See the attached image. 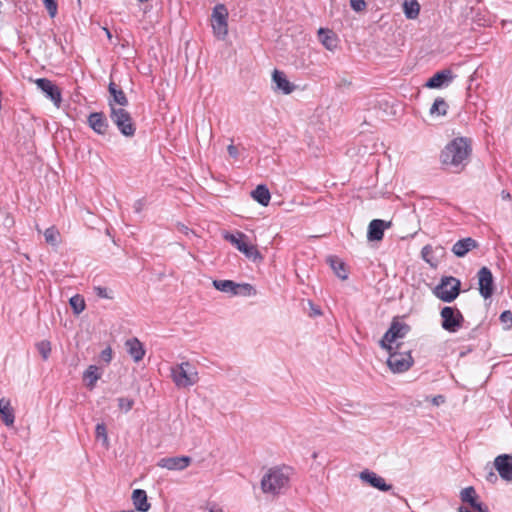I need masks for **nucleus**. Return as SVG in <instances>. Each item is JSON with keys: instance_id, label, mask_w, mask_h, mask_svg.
Returning a JSON list of instances; mask_svg holds the SVG:
<instances>
[{"instance_id": "473e14b6", "label": "nucleus", "mask_w": 512, "mask_h": 512, "mask_svg": "<svg viewBox=\"0 0 512 512\" xmlns=\"http://www.w3.org/2000/svg\"><path fill=\"white\" fill-rule=\"evenodd\" d=\"M75 314H80L85 309V301L80 295H75L69 300Z\"/></svg>"}, {"instance_id": "7c9ffc66", "label": "nucleus", "mask_w": 512, "mask_h": 512, "mask_svg": "<svg viewBox=\"0 0 512 512\" xmlns=\"http://www.w3.org/2000/svg\"><path fill=\"white\" fill-rule=\"evenodd\" d=\"M329 261L331 268L340 279L345 280L348 278L345 264L341 260L338 258H330Z\"/></svg>"}, {"instance_id": "f3484780", "label": "nucleus", "mask_w": 512, "mask_h": 512, "mask_svg": "<svg viewBox=\"0 0 512 512\" xmlns=\"http://www.w3.org/2000/svg\"><path fill=\"white\" fill-rule=\"evenodd\" d=\"M391 222H386L381 219H374L369 223L367 238L370 241H379L384 236V230L390 227Z\"/></svg>"}, {"instance_id": "20e7f679", "label": "nucleus", "mask_w": 512, "mask_h": 512, "mask_svg": "<svg viewBox=\"0 0 512 512\" xmlns=\"http://www.w3.org/2000/svg\"><path fill=\"white\" fill-rule=\"evenodd\" d=\"M110 108V119L116 125L119 132L125 137H132L135 135L136 126L130 113L124 108H117L112 101H108Z\"/></svg>"}, {"instance_id": "393cba45", "label": "nucleus", "mask_w": 512, "mask_h": 512, "mask_svg": "<svg viewBox=\"0 0 512 512\" xmlns=\"http://www.w3.org/2000/svg\"><path fill=\"white\" fill-rule=\"evenodd\" d=\"M132 501L135 508L140 512H147L151 507L147 499V493L142 489H135L133 491Z\"/></svg>"}, {"instance_id": "79ce46f5", "label": "nucleus", "mask_w": 512, "mask_h": 512, "mask_svg": "<svg viewBox=\"0 0 512 512\" xmlns=\"http://www.w3.org/2000/svg\"><path fill=\"white\" fill-rule=\"evenodd\" d=\"M350 5L356 12L363 11L366 8L365 0H350Z\"/></svg>"}, {"instance_id": "de8ad7c7", "label": "nucleus", "mask_w": 512, "mask_h": 512, "mask_svg": "<svg viewBox=\"0 0 512 512\" xmlns=\"http://www.w3.org/2000/svg\"><path fill=\"white\" fill-rule=\"evenodd\" d=\"M227 151H228V154L232 157V158H237L238 157V149L236 146H234L233 144H230L228 147H227Z\"/></svg>"}, {"instance_id": "9b49d317", "label": "nucleus", "mask_w": 512, "mask_h": 512, "mask_svg": "<svg viewBox=\"0 0 512 512\" xmlns=\"http://www.w3.org/2000/svg\"><path fill=\"white\" fill-rule=\"evenodd\" d=\"M37 88L50 99L56 107H59L62 101L61 90L51 80L39 78L35 80Z\"/></svg>"}, {"instance_id": "aec40b11", "label": "nucleus", "mask_w": 512, "mask_h": 512, "mask_svg": "<svg viewBox=\"0 0 512 512\" xmlns=\"http://www.w3.org/2000/svg\"><path fill=\"white\" fill-rule=\"evenodd\" d=\"M478 247V242L471 238L466 237L463 239L458 240L453 246H452V252L457 257H464L469 251L472 249H475Z\"/></svg>"}, {"instance_id": "3c124183", "label": "nucleus", "mask_w": 512, "mask_h": 512, "mask_svg": "<svg viewBox=\"0 0 512 512\" xmlns=\"http://www.w3.org/2000/svg\"><path fill=\"white\" fill-rule=\"evenodd\" d=\"M487 480L490 482H495L497 480V476L493 472H490L487 476Z\"/></svg>"}, {"instance_id": "dca6fc26", "label": "nucleus", "mask_w": 512, "mask_h": 512, "mask_svg": "<svg viewBox=\"0 0 512 512\" xmlns=\"http://www.w3.org/2000/svg\"><path fill=\"white\" fill-rule=\"evenodd\" d=\"M87 124L98 135H105L109 128L108 120L103 112L90 113Z\"/></svg>"}, {"instance_id": "412c9836", "label": "nucleus", "mask_w": 512, "mask_h": 512, "mask_svg": "<svg viewBox=\"0 0 512 512\" xmlns=\"http://www.w3.org/2000/svg\"><path fill=\"white\" fill-rule=\"evenodd\" d=\"M272 80L276 84V89L282 91L284 94H290L295 89V85L286 78V75L282 71L277 69L272 73Z\"/></svg>"}, {"instance_id": "cd10ccee", "label": "nucleus", "mask_w": 512, "mask_h": 512, "mask_svg": "<svg viewBox=\"0 0 512 512\" xmlns=\"http://www.w3.org/2000/svg\"><path fill=\"white\" fill-rule=\"evenodd\" d=\"M213 286L220 292L237 295L238 283L232 280H214Z\"/></svg>"}, {"instance_id": "9d476101", "label": "nucleus", "mask_w": 512, "mask_h": 512, "mask_svg": "<svg viewBox=\"0 0 512 512\" xmlns=\"http://www.w3.org/2000/svg\"><path fill=\"white\" fill-rule=\"evenodd\" d=\"M228 11L224 4H217L212 12V27L214 34L219 39H224L228 34Z\"/></svg>"}, {"instance_id": "1a4fd4ad", "label": "nucleus", "mask_w": 512, "mask_h": 512, "mask_svg": "<svg viewBox=\"0 0 512 512\" xmlns=\"http://www.w3.org/2000/svg\"><path fill=\"white\" fill-rule=\"evenodd\" d=\"M409 331L410 326L408 324L394 319L380 340V346L387 351H391L393 349L392 343L399 338H404Z\"/></svg>"}, {"instance_id": "49530a36", "label": "nucleus", "mask_w": 512, "mask_h": 512, "mask_svg": "<svg viewBox=\"0 0 512 512\" xmlns=\"http://www.w3.org/2000/svg\"><path fill=\"white\" fill-rule=\"evenodd\" d=\"M94 290H95L96 295L100 298H106V299L111 298L108 295L107 288H105V287L98 286V287H95Z\"/></svg>"}, {"instance_id": "2f4dec72", "label": "nucleus", "mask_w": 512, "mask_h": 512, "mask_svg": "<svg viewBox=\"0 0 512 512\" xmlns=\"http://www.w3.org/2000/svg\"><path fill=\"white\" fill-rule=\"evenodd\" d=\"M460 498L462 502L468 503L471 506L472 503L478 499V496L476 494L475 488L473 486H468L461 490Z\"/></svg>"}, {"instance_id": "0eeeda50", "label": "nucleus", "mask_w": 512, "mask_h": 512, "mask_svg": "<svg viewBox=\"0 0 512 512\" xmlns=\"http://www.w3.org/2000/svg\"><path fill=\"white\" fill-rule=\"evenodd\" d=\"M441 327L449 332H458L464 324V316L459 309L453 306H445L440 311Z\"/></svg>"}, {"instance_id": "5701e85b", "label": "nucleus", "mask_w": 512, "mask_h": 512, "mask_svg": "<svg viewBox=\"0 0 512 512\" xmlns=\"http://www.w3.org/2000/svg\"><path fill=\"white\" fill-rule=\"evenodd\" d=\"M108 90L110 95L112 96V99H110L109 101H112L114 106L119 105V108H124L129 104L128 98L124 91L118 88L114 82H110Z\"/></svg>"}, {"instance_id": "ddd939ff", "label": "nucleus", "mask_w": 512, "mask_h": 512, "mask_svg": "<svg viewBox=\"0 0 512 512\" xmlns=\"http://www.w3.org/2000/svg\"><path fill=\"white\" fill-rule=\"evenodd\" d=\"M192 462L189 456L164 457L157 462V466L172 471H182Z\"/></svg>"}, {"instance_id": "c03bdc74", "label": "nucleus", "mask_w": 512, "mask_h": 512, "mask_svg": "<svg viewBox=\"0 0 512 512\" xmlns=\"http://www.w3.org/2000/svg\"><path fill=\"white\" fill-rule=\"evenodd\" d=\"M100 357L104 362L110 363L112 360V349L107 347L106 349L102 350Z\"/></svg>"}, {"instance_id": "f257e3e1", "label": "nucleus", "mask_w": 512, "mask_h": 512, "mask_svg": "<svg viewBox=\"0 0 512 512\" xmlns=\"http://www.w3.org/2000/svg\"><path fill=\"white\" fill-rule=\"evenodd\" d=\"M472 153V141L467 137H456L441 151L442 164L461 171L469 162Z\"/></svg>"}, {"instance_id": "8fccbe9b", "label": "nucleus", "mask_w": 512, "mask_h": 512, "mask_svg": "<svg viewBox=\"0 0 512 512\" xmlns=\"http://www.w3.org/2000/svg\"><path fill=\"white\" fill-rule=\"evenodd\" d=\"M178 228H179V231H181L185 234H188V232H189V228L187 226H185L184 224H179Z\"/></svg>"}, {"instance_id": "f03ea898", "label": "nucleus", "mask_w": 512, "mask_h": 512, "mask_svg": "<svg viewBox=\"0 0 512 512\" xmlns=\"http://www.w3.org/2000/svg\"><path fill=\"white\" fill-rule=\"evenodd\" d=\"M290 469L274 467L267 471L261 479V489L265 494L278 495L289 485Z\"/></svg>"}, {"instance_id": "b1692460", "label": "nucleus", "mask_w": 512, "mask_h": 512, "mask_svg": "<svg viewBox=\"0 0 512 512\" xmlns=\"http://www.w3.org/2000/svg\"><path fill=\"white\" fill-rule=\"evenodd\" d=\"M0 419L6 426H12L15 421L14 409L11 407L10 401L0 399Z\"/></svg>"}, {"instance_id": "ea45409f", "label": "nucleus", "mask_w": 512, "mask_h": 512, "mask_svg": "<svg viewBox=\"0 0 512 512\" xmlns=\"http://www.w3.org/2000/svg\"><path fill=\"white\" fill-rule=\"evenodd\" d=\"M134 405V400L126 397L118 398V406L121 410L128 412L132 409Z\"/></svg>"}, {"instance_id": "72a5a7b5", "label": "nucleus", "mask_w": 512, "mask_h": 512, "mask_svg": "<svg viewBox=\"0 0 512 512\" xmlns=\"http://www.w3.org/2000/svg\"><path fill=\"white\" fill-rule=\"evenodd\" d=\"M58 237L59 232L54 226L49 227L44 231L45 241L50 245H56L58 243Z\"/></svg>"}, {"instance_id": "c85d7f7f", "label": "nucleus", "mask_w": 512, "mask_h": 512, "mask_svg": "<svg viewBox=\"0 0 512 512\" xmlns=\"http://www.w3.org/2000/svg\"><path fill=\"white\" fill-rule=\"evenodd\" d=\"M403 11L408 19H416L419 16L420 5L417 0H404Z\"/></svg>"}, {"instance_id": "a211bd4d", "label": "nucleus", "mask_w": 512, "mask_h": 512, "mask_svg": "<svg viewBox=\"0 0 512 512\" xmlns=\"http://www.w3.org/2000/svg\"><path fill=\"white\" fill-rule=\"evenodd\" d=\"M453 79L452 72L448 69H444L435 73L426 82L425 86L431 89L441 88L448 85Z\"/></svg>"}, {"instance_id": "f704fd0d", "label": "nucleus", "mask_w": 512, "mask_h": 512, "mask_svg": "<svg viewBox=\"0 0 512 512\" xmlns=\"http://www.w3.org/2000/svg\"><path fill=\"white\" fill-rule=\"evenodd\" d=\"M256 291L254 287L249 283H238L237 287V295H243V296H251L255 295Z\"/></svg>"}, {"instance_id": "4468645a", "label": "nucleus", "mask_w": 512, "mask_h": 512, "mask_svg": "<svg viewBox=\"0 0 512 512\" xmlns=\"http://www.w3.org/2000/svg\"><path fill=\"white\" fill-rule=\"evenodd\" d=\"M495 469L500 477L505 481H512V455L501 454L494 460Z\"/></svg>"}, {"instance_id": "a878e982", "label": "nucleus", "mask_w": 512, "mask_h": 512, "mask_svg": "<svg viewBox=\"0 0 512 512\" xmlns=\"http://www.w3.org/2000/svg\"><path fill=\"white\" fill-rule=\"evenodd\" d=\"M251 197L262 206H267L271 199V194L266 185H258L252 192Z\"/></svg>"}, {"instance_id": "4be33fe9", "label": "nucleus", "mask_w": 512, "mask_h": 512, "mask_svg": "<svg viewBox=\"0 0 512 512\" xmlns=\"http://www.w3.org/2000/svg\"><path fill=\"white\" fill-rule=\"evenodd\" d=\"M318 38L322 45L329 51H334L338 46L336 34L329 29L320 28L318 30Z\"/></svg>"}, {"instance_id": "6ab92c4d", "label": "nucleus", "mask_w": 512, "mask_h": 512, "mask_svg": "<svg viewBox=\"0 0 512 512\" xmlns=\"http://www.w3.org/2000/svg\"><path fill=\"white\" fill-rule=\"evenodd\" d=\"M127 353L135 361H141L145 356V348L138 338L133 337L125 342Z\"/></svg>"}, {"instance_id": "a19ab883", "label": "nucleus", "mask_w": 512, "mask_h": 512, "mask_svg": "<svg viewBox=\"0 0 512 512\" xmlns=\"http://www.w3.org/2000/svg\"><path fill=\"white\" fill-rule=\"evenodd\" d=\"M500 321L506 325V328L512 326V312L510 310L503 311L500 315Z\"/></svg>"}, {"instance_id": "423d86ee", "label": "nucleus", "mask_w": 512, "mask_h": 512, "mask_svg": "<svg viewBox=\"0 0 512 512\" xmlns=\"http://www.w3.org/2000/svg\"><path fill=\"white\" fill-rule=\"evenodd\" d=\"M461 288V282L455 277H443L440 283L435 287L434 294L440 300L450 303L454 301Z\"/></svg>"}, {"instance_id": "f8f14e48", "label": "nucleus", "mask_w": 512, "mask_h": 512, "mask_svg": "<svg viewBox=\"0 0 512 512\" xmlns=\"http://www.w3.org/2000/svg\"><path fill=\"white\" fill-rule=\"evenodd\" d=\"M479 293L488 299L494 292V279L491 270L488 267H482L478 273Z\"/></svg>"}, {"instance_id": "bb28decb", "label": "nucleus", "mask_w": 512, "mask_h": 512, "mask_svg": "<svg viewBox=\"0 0 512 512\" xmlns=\"http://www.w3.org/2000/svg\"><path fill=\"white\" fill-rule=\"evenodd\" d=\"M101 373L96 365H90L83 373V380L86 381V386L92 390L96 382L100 379Z\"/></svg>"}, {"instance_id": "7ed1b4c3", "label": "nucleus", "mask_w": 512, "mask_h": 512, "mask_svg": "<svg viewBox=\"0 0 512 512\" xmlns=\"http://www.w3.org/2000/svg\"><path fill=\"white\" fill-rule=\"evenodd\" d=\"M173 383L179 389L189 388L199 381L198 372L194 365L185 361L170 368Z\"/></svg>"}, {"instance_id": "c756f323", "label": "nucleus", "mask_w": 512, "mask_h": 512, "mask_svg": "<svg viewBox=\"0 0 512 512\" xmlns=\"http://www.w3.org/2000/svg\"><path fill=\"white\" fill-rule=\"evenodd\" d=\"M447 111H448V104L446 103V101L443 98L438 97L435 99L434 103L432 104V106L429 110V113L432 116H434V115L445 116L447 114Z\"/></svg>"}, {"instance_id": "6e6552de", "label": "nucleus", "mask_w": 512, "mask_h": 512, "mask_svg": "<svg viewBox=\"0 0 512 512\" xmlns=\"http://www.w3.org/2000/svg\"><path fill=\"white\" fill-rule=\"evenodd\" d=\"M224 239L234 245L240 252H242L247 258L256 261L262 259V256L256 246L246 242L247 236L242 232L232 234L225 232L223 235Z\"/></svg>"}, {"instance_id": "58836bf2", "label": "nucleus", "mask_w": 512, "mask_h": 512, "mask_svg": "<svg viewBox=\"0 0 512 512\" xmlns=\"http://www.w3.org/2000/svg\"><path fill=\"white\" fill-rule=\"evenodd\" d=\"M37 350L41 354L42 358L44 360H47L50 352H51V346L50 342L48 341H41L37 344Z\"/></svg>"}, {"instance_id": "09e8293b", "label": "nucleus", "mask_w": 512, "mask_h": 512, "mask_svg": "<svg viewBox=\"0 0 512 512\" xmlns=\"http://www.w3.org/2000/svg\"><path fill=\"white\" fill-rule=\"evenodd\" d=\"M143 207H144V202H143V200H142V199L137 200V201L134 203V205H133L134 211H135L136 213H140V212L142 211Z\"/></svg>"}, {"instance_id": "4c0bfd02", "label": "nucleus", "mask_w": 512, "mask_h": 512, "mask_svg": "<svg viewBox=\"0 0 512 512\" xmlns=\"http://www.w3.org/2000/svg\"><path fill=\"white\" fill-rule=\"evenodd\" d=\"M433 248L431 245H425L421 250L422 259L432 267L436 266V262L432 261Z\"/></svg>"}, {"instance_id": "37998d69", "label": "nucleus", "mask_w": 512, "mask_h": 512, "mask_svg": "<svg viewBox=\"0 0 512 512\" xmlns=\"http://www.w3.org/2000/svg\"><path fill=\"white\" fill-rule=\"evenodd\" d=\"M206 512H225L224 509L216 502H208L205 506Z\"/></svg>"}, {"instance_id": "a18cd8bd", "label": "nucleus", "mask_w": 512, "mask_h": 512, "mask_svg": "<svg viewBox=\"0 0 512 512\" xmlns=\"http://www.w3.org/2000/svg\"><path fill=\"white\" fill-rule=\"evenodd\" d=\"M471 507L477 512H489L488 506L482 502H479L478 500L472 503Z\"/></svg>"}, {"instance_id": "e433bc0d", "label": "nucleus", "mask_w": 512, "mask_h": 512, "mask_svg": "<svg viewBox=\"0 0 512 512\" xmlns=\"http://www.w3.org/2000/svg\"><path fill=\"white\" fill-rule=\"evenodd\" d=\"M43 4L51 18H54L58 12L57 0H42Z\"/></svg>"}, {"instance_id": "39448f33", "label": "nucleus", "mask_w": 512, "mask_h": 512, "mask_svg": "<svg viewBox=\"0 0 512 512\" xmlns=\"http://www.w3.org/2000/svg\"><path fill=\"white\" fill-rule=\"evenodd\" d=\"M402 344H397L389 352L387 365L393 373H403L411 368L414 359L410 350H402Z\"/></svg>"}, {"instance_id": "603ef678", "label": "nucleus", "mask_w": 512, "mask_h": 512, "mask_svg": "<svg viewBox=\"0 0 512 512\" xmlns=\"http://www.w3.org/2000/svg\"><path fill=\"white\" fill-rule=\"evenodd\" d=\"M317 457H318V453H317V452H313V454H312V458H313V459H316Z\"/></svg>"}, {"instance_id": "c9c22d12", "label": "nucleus", "mask_w": 512, "mask_h": 512, "mask_svg": "<svg viewBox=\"0 0 512 512\" xmlns=\"http://www.w3.org/2000/svg\"><path fill=\"white\" fill-rule=\"evenodd\" d=\"M97 439H102L103 444L108 445L107 429L104 423H98L95 428Z\"/></svg>"}, {"instance_id": "2eb2a0df", "label": "nucleus", "mask_w": 512, "mask_h": 512, "mask_svg": "<svg viewBox=\"0 0 512 512\" xmlns=\"http://www.w3.org/2000/svg\"><path fill=\"white\" fill-rule=\"evenodd\" d=\"M359 478L368 483L371 487L376 488L380 491L386 492L392 489V485L387 484L385 479L373 471L368 469L363 470L359 474Z\"/></svg>"}]
</instances>
